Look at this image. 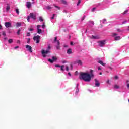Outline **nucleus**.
I'll return each mask as SVG.
<instances>
[{"instance_id": "f257e3e1", "label": "nucleus", "mask_w": 129, "mask_h": 129, "mask_svg": "<svg viewBox=\"0 0 129 129\" xmlns=\"http://www.w3.org/2000/svg\"><path fill=\"white\" fill-rule=\"evenodd\" d=\"M94 71L93 70H90V74L88 72L86 73H80L79 78L82 79L86 82H90L91 79L94 77V74H93Z\"/></svg>"}, {"instance_id": "f03ea898", "label": "nucleus", "mask_w": 129, "mask_h": 129, "mask_svg": "<svg viewBox=\"0 0 129 129\" xmlns=\"http://www.w3.org/2000/svg\"><path fill=\"white\" fill-rule=\"evenodd\" d=\"M50 49H51V47L50 46H48V48L46 50H45L44 49H42L41 51V54L44 58H46V57H47V55H48V54H50Z\"/></svg>"}, {"instance_id": "7ed1b4c3", "label": "nucleus", "mask_w": 129, "mask_h": 129, "mask_svg": "<svg viewBox=\"0 0 129 129\" xmlns=\"http://www.w3.org/2000/svg\"><path fill=\"white\" fill-rule=\"evenodd\" d=\"M112 37L114 38L115 41H119V40H120L121 38L119 36H117V34L115 33H113L112 34Z\"/></svg>"}, {"instance_id": "20e7f679", "label": "nucleus", "mask_w": 129, "mask_h": 129, "mask_svg": "<svg viewBox=\"0 0 129 129\" xmlns=\"http://www.w3.org/2000/svg\"><path fill=\"white\" fill-rule=\"evenodd\" d=\"M60 70L61 71H69V68L67 65L61 66Z\"/></svg>"}, {"instance_id": "39448f33", "label": "nucleus", "mask_w": 129, "mask_h": 129, "mask_svg": "<svg viewBox=\"0 0 129 129\" xmlns=\"http://www.w3.org/2000/svg\"><path fill=\"white\" fill-rule=\"evenodd\" d=\"M30 18H31L33 20H36V15L34 14V13H30V16L28 17V19H27L28 22H30Z\"/></svg>"}, {"instance_id": "423d86ee", "label": "nucleus", "mask_w": 129, "mask_h": 129, "mask_svg": "<svg viewBox=\"0 0 129 129\" xmlns=\"http://www.w3.org/2000/svg\"><path fill=\"white\" fill-rule=\"evenodd\" d=\"M54 42L56 43L57 45L56 46V48L57 49H60V41H59L58 40H57V37H55Z\"/></svg>"}, {"instance_id": "0eeeda50", "label": "nucleus", "mask_w": 129, "mask_h": 129, "mask_svg": "<svg viewBox=\"0 0 129 129\" xmlns=\"http://www.w3.org/2000/svg\"><path fill=\"white\" fill-rule=\"evenodd\" d=\"M33 40L34 41H36L37 44H39V43L40 42V36L37 35L34 36L33 38Z\"/></svg>"}, {"instance_id": "6e6552de", "label": "nucleus", "mask_w": 129, "mask_h": 129, "mask_svg": "<svg viewBox=\"0 0 129 129\" xmlns=\"http://www.w3.org/2000/svg\"><path fill=\"white\" fill-rule=\"evenodd\" d=\"M98 43L99 46H100V47H103V46H104L105 45V40L99 41Z\"/></svg>"}, {"instance_id": "1a4fd4ad", "label": "nucleus", "mask_w": 129, "mask_h": 129, "mask_svg": "<svg viewBox=\"0 0 129 129\" xmlns=\"http://www.w3.org/2000/svg\"><path fill=\"white\" fill-rule=\"evenodd\" d=\"M26 48L27 49V51L30 52V53H32L33 51L32 50V47L30 45H26Z\"/></svg>"}, {"instance_id": "9d476101", "label": "nucleus", "mask_w": 129, "mask_h": 129, "mask_svg": "<svg viewBox=\"0 0 129 129\" xmlns=\"http://www.w3.org/2000/svg\"><path fill=\"white\" fill-rule=\"evenodd\" d=\"M52 59H48L49 62H50V63H53L54 61H56L57 57L53 56Z\"/></svg>"}, {"instance_id": "9b49d317", "label": "nucleus", "mask_w": 129, "mask_h": 129, "mask_svg": "<svg viewBox=\"0 0 129 129\" xmlns=\"http://www.w3.org/2000/svg\"><path fill=\"white\" fill-rule=\"evenodd\" d=\"M26 7L28 8V9H31V7H32V3L31 2H26Z\"/></svg>"}, {"instance_id": "f8f14e48", "label": "nucleus", "mask_w": 129, "mask_h": 129, "mask_svg": "<svg viewBox=\"0 0 129 129\" xmlns=\"http://www.w3.org/2000/svg\"><path fill=\"white\" fill-rule=\"evenodd\" d=\"M41 28V25H37V33L38 34H41L42 33V30L40 29Z\"/></svg>"}, {"instance_id": "ddd939ff", "label": "nucleus", "mask_w": 129, "mask_h": 129, "mask_svg": "<svg viewBox=\"0 0 129 129\" xmlns=\"http://www.w3.org/2000/svg\"><path fill=\"white\" fill-rule=\"evenodd\" d=\"M5 26L7 28H11V26H12V24L10 22H6L5 23Z\"/></svg>"}, {"instance_id": "4468645a", "label": "nucleus", "mask_w": 129, "mask_h": 129, "mask_svg": "<svg viewBox=\"0 0 129 129\" xmlns=\"http://www.w3.org/2000/svg\"><path fill=\"white\" fill-rule=\"evenodd\" d=\"M95 85L97 87H99V86L100 85V84H99V83L98 82V80H96V79L95 80Z\"/></svg>"}, {"instance_id": "2eb2a0df", "label": "nucleus", "mask_w": 129, "mask_h": 129, "mask_svg": "<svg viewBox=\"0 0 129 129\" xmlns=\"http://www.w3.org/2000/svg\"><path fill=\"white\" fill-rule=\"evenodd\" d=\"M91 39H99V36L98 35H92L91 37Z\"/></svg>"}, {"instance_id": "dca6fc26", "label": "nucleus", "mask_w": 129, "mask_h": 129, "mask_svg": "<svg viewBox=\"0 0 129 129\" xmlns=\"http://www.w3.org/2000/svg\"><path fill=\"white\" fill-rule=\"evenodd\" d=\"M11 8V6L10 4H7V6L6 7V12H8L10 11V9Z\"/></svg>"}, {"instance_id": "f3484780", "label": "nucleus", "mask_w": 129, "mask_h": 129, "mask_svg": "<svg viewBox=\"0 0 129 129\" xmlns=\"http://www.w3.org/2000/svg\"><path fill=\"white\" fill-rule=\"evenodd\" d=\"M67 54H72V50L71 49H69L67 51Z\"/></svg>"}, {"instance_id": "a211bd4d", "label": "nucleus", "mask_w": 129, "mask_h": 129, "mask_svg": "<svg viewBox=\"0 0 129 129\" xmlns=\"http://www.w3.org/2000/svg\"><path fill=\"white\" fill-rule=\"evenodd\" d=\"M89 25H90V26H91V27H92V26L94 25V22H93V21H90L89 22Z\"/></svg>"}, {"instance_id": "6ab92c4d", "label": "nucleus", "mask_w": 129, "mask_h": 129, "mask_svg": "<svg viewBox=\"0 0 129 129\" xmlns=\"http://www.w3.org/2000/svg\"><path fill=\"white\" fill-rule=\"evenodd\" d=\"M98 62H99V63L101 65H102V66H104L105 65V63H103V62H102L101 60H99Z\"/></svg>"}, {"instance_id": "aec40b11", "label": "nucleus", "mask_w": 129, "mask_h": 129, "mask_svg": "<svg viewBox=\"0 0 129 129\" xmlns=\"http://www.w3.org/2000/svg\"><path fill=\"white\" fill-rule=\"evenodd\" d=\"M78 84H77V89L76 90V94H78V92H79V90L78 89Z\"/></svg>"}, {"instance_id": "412c9836", "label": "nucleus", "mask_w": 129, "mask_h": 129, "mask_svg": "<svg viewBox=\"0 0 129 129\" xmlns=\"http://www.w3.org/2000/svg\"><path fill=\"white\" fill-rule=\"evenodd\" d=\"M77 63L78 64V65H82V61L80 60H77Z\"/></svg>"}, {"instance_id": "4be33fe9", "label": "nucleus", "mask_w": 129, "mask_h": 129, "mask_svg": "<svg viewBox=\"0 0 129 129\" xmlns=\"http://www.w3.org/2000/svg\"><path fill=\"white\" fill-rule=\"evenodd\" d=\"M22 26V23L18 22L16 23V27H21Z\"/></svg>"}, {"instance_id": "5701e85b", "label": "nucleus", "mask_w": 129, "mask_h": 129, "mask_svg": "<svg viewBox=\"0 0 129 129\" xmlns=\"http://www.w3.org/2000/svg\"><path fill=\"white\" fill-rule=\"evenodd\" d=\"M114 88H115L116 89H118V88H119V86L117 85H114Z\"/></svg>"}, {"instance_id": "b1692460", "label": "nucleus", "mask_w": 129, "mask_h": 129, "mask_svg": "<svg viewBox=\"0 0 129 129\" xmlns=\"http://www.w3.org/2000/svg\"><path fill=\"white\" fill-rule=\"evenodd\" d=\"M61 3L62 4H64V5H67V2L65 0H62Z\"/></svg>"}, {"instance_id": "393cba45", "label": "nucleus", "mask_w": 129, "mask_h": 129, "mask_svg": "<svg viewBox=\"0 0 129 129\" xmlns=\"http://www.w3.org/2000/svg\"><path fill=\"white\" fill-rule=\"evenodd\" d=\"M8 43H9L10 44H12V43H13V39H9Z\"/></svg>"}, {"instance_id": "a878e982", "label": "nucleus", "mask_w": 129, "mask_h": 129, "mask_svg": "<svg viewBox=\"0 0 129 129\" xmlns=\"http://www.w3.org/2000/svg\"><path fill=\"white\" fill-rule=\"evenodd\" d=\"M102 23H103V24H105L106 23V19H104L102 21Z\"/></svg>"}, {"instance_id": "bb28decb", "label": "nucleus", "mask_w": 129, "mask_h": 129, "mask_svg": "<svg viewBox=\"0 0 129 129\" xmlns=\"http://www.w3.org/2000/svg\"><path fill=\"white\" fill-rule=\"evenodd\" d=\"M16 12L17 14H18V15H19V14H20V12L19 11V9H16Z\"/></svg>"}, {"instance_id": "cd10ccee", "label": "nucleus", "mask_w": 129, "mask_h": 129, "mask_svg": "<svg viewBox=\"0 0 129 129\" xmlns=\"http://www.w3.org/2000/svg\"><path fill=\"white\" fill-rule=\"evenodd\" d=\"M39 21H40V22H43V17H39Z\"/></svg>"}, {"instance_id": "c85d7f7f", "label": "nucleus", "mask_w": 129, "mask_h": 129, "mask_svg": "<svg viewBox=\"0 0 129 129\" xmlns=\"http://www.w3.org/2000/svg\"><path fill=\"white\" fill-rule=\"evenodd\" d=\"M80 3H81V0H78L77 6L80 5Z\"/></svg>"}, {"instance_id": "c756f323", "label": "nucleus", "mask_w": 129, "mask_h": 129, "mask_svg": "<svg viewBox=\"0 0 129 129\" xmlns=\"http://www.w3.org/2000/svg\"><path fill=\"white\" fill-rule=\"evenodd\" d=\"M128 10H126L122 14H123V15H125V14L128 13Z\"/></svg>"}, {"instance_id": "7c9ffc66", "label": "nucleus", "mask_w": 129, "mask_h": 129, "mask_svg": "<svg viewBox=\"0 0 129 129\" xmlns=\"http://www.w3.org/2000/svg\"><path fill=\"white\" fill-rule=\"evenodd\" d=\"M42 29H45L46 28V26L45 25V24H43L42 26Z\"/></svg>"}, {"instance_id": "2f4dec72", "label": "nucleus", "mask_w": 129, "mask_h": 129, "mask_svg": "<svg viewBox=\"0 0 129 129\" xmlns=\"http://www.w3.org/2000/svg\"><path fill=\"white\" fill-rule=\"evenodd\" d=\"M30 41H31V39L30 38L27 39V43H28V44H30Z\"/></svg>"}, {"instance_id": "473e14b6", "label": "nucleus", "mask_w": 129, "mask_h": 129, "mask_svg": "<svg viewBox=\"0 0 129 129\" xmlns=\"http://www.w3.org/2000/svg\"><path fill=\"white\" fill-rule=\"evenodd\" d=\"M20 33H21V30L19 29L18 32H17L18 35H20Z\"/></svg>"}, {"instance_id": "72a5a7b5", "label": "nucleus", "mask_w": 129, "mask_h": 129, "mask_svg": "<svg viewBox=\"0 0 129 129\" xmlns=\"http://www.w3.org/2000/svg\"><path fill=\"white\" fill-rule=\"evenodd\" d=\"M55 66V67H59V68H61V66L60 65L56 64Z\"/></svg>"}, {"instance_id": "f704fd0d", "label": "nucleus", "mask_w": 129, "mask_h": 129, "mask_svg": "<svg viewBox=\"0 0 129 129\" xmlns=\"http://www.w3.org/2000/svg\"><path fill=\"white\" fill-rule=\"evenodd\" d=\"M19 46H16L15 47H14L15 50H17V49H19Z\"/></svg>"}, {"instance_id": "c9c22d12", "label": "nucleus", "mask_w": 129, "mask_h": 129, "mask_svg": "<svg viewBox=\"0 0 129 129\" xmlns=\"http://www.w3.org/2000/svg\"><path fill=\"white\" fill-rule=\"evenodd\" d=\"M55 7L57 9V10H60V7H59V6H55Z\"/></svg>"}, {"instance_id": "e433bc0d", "label": "nucleus", "mask_w": 129, "mask_h": 129, "mask_svg": "<svg viewBox=\"0 0 129 129\" xmlns=\"http://www.w3.org/2000/svg\"><path fill=\"white\" fill-rule=\"evenodd\" d=\"M3 36H6V32H5V31H3Z\"/></svg>"}, {"instance_id": "4c0bfd02", "label": "nucleus", "mask_w": 129, "mask_h": 129, "mask_svg": "<svg viewBox=\"0 0 129 129\" xmlns=\"http://www.w3.org/2000/svg\"><path fill=\"white\" fill-rule=\"evenodd\" d=\"M95 8H93V9H92V12H94V11H95Z\"/></svg>"}, {"instance_id": "58836bf2", "label": "nucleus", "mask_w": 129, "mask_h": 129, "mask_svg": "<svg viewBox=\"0 0 129 129\" xmlns=\"http://www.w3.org/2000/svg\"><path fill=\"white\" fill-rule=\"evenodd\" d=\"M30 35H31V34L30 33H27V36H28V37L30 36Z\"/></svg>"}, {"instance_id": "ea45409f", "label": "nucleus", "mask_w": 129, "mask_h": 129, "mask_svg": "<svg viewBox=\"0 0 129 129\" xmlns=\"http://www.w3.org/2000/svg\"><path fill=\"white\" fill-rule=\"evenodd\" d=\"M47 9H48V10H50V9H51V7L47 6Z\"/></svg>"}, {"instance_id": "a19ab883", "label": "nucleus", "mask_w": 129, "mask_h": 129, "mask_svg": "<svg viewBox=\"0 0 129 129\" xmlns=\"http://www.w3.org/2000/svg\"><path fill=\"white\" fill-rule=\"evenodd\" d=\"M115 79H118V77L117 76H115Z\"/></svg>"}, {"instance_id": "79ce46f5", "label": "nucleus", "mask_w": 129, "mask_h": 129, "mask_svg": "<svg viewBox=\"0 0 129 129\" xmlns=\"http://www.w3.org/2000/svg\"><path fill=\"white\" fill-rule=\"evenodd\" d=\"M55 17V14H53V16L51 17V19L53 20Z\"/></svg>"}, {"instance_id": "37998d69", "label": "nucleus", "mask_w": 129, "mask_h": 129, "mask_svg": "<svg viewBox=\"0 0 129 129\" xmlns=\"http://www.w3.org/2000/svg\"><path fill=\"white\" fill-rule=\"evenodd\" d=\"M126 23V21H123L122 24L123 25V24H125Z\"/></svg>"}, {"instance_id": "c03bdc74", "label": "nucleus", "mask_w": 129, "mask_h": 129, "mask_svg": "<svg viewBox=\"0 0 129 129\" xmlns=\"http://www.w3.org/2000/svg\"><path fill=\"white\" fill-rule=\"evenodd\" d=\"M17 43L18 44H20V43H21V41H20V40H17Z\"/></svg>"}, {"instance_id": "a18cd8bd", "label": "nucleus", "mask_w": 129, "mask_h": 129, "mask_svg": "<svg viewBox=\"0 0 129 129\" xmlns=\"http://www.w3.org/2000/svg\"><path fill=\"white\" fill-rule=\"evenodd\" d=\"M117 32H121V30H120V29H118L117 30Z\"/></svg>"}, {"instance_id": "49530a36", "label": "nucleus", "mask_w": 129, "mask_h": 129, "mask_svg": "<svg viewBox=\"0 0 129 129\" xmlns=\"http://www.w3.org/2000/svg\"><path fill=\"white\" fill-rule=\"evenodd\" d=\"M3 29V27L2 25L0 24V30H2Z\"/></svg>"}, {"instance_id": "de8ad7c7", "label": "nucleus", "mask_w": 129, "mask_h": 129, "mask_svg": "<svg viewBox=\"0 0 129 129\" xmlns=\"http://www.w3.org/2000/svg\"><path fill=\"white\" fill-rule=\"evenodd\" d=\"M70 45H71V46H73V42H71Z\"/></svg>"}, {"instance_id": "09e8293b", "label": "nucleus", "mask_w": 129, "mask_h": 129, "mask_svg": "<svg viewBox=\"0 0 129 129\" xmlns=\"http://www.w3.org/2000/svg\"><path fill=\"white\" fill-rule=\"evenodd\" d=\"M68 74L69 76H71V74H70V73H68Z\"/></svg>"}, {"instance_id": "8fccbe9b", "label": "nucleus", "mask_w": 129, "mask_h": 129, "mask_svg": "<svg viewBox=\"0 0 129 129\" xmlns=\"http://www.w3.org/2000/svg\"><path fill=\"white\" fill-rule=\"evenodd\" d=\"M64 47L65 48H67V47H68V46H67V45H64Z\"/></svg>"}, {"instance_id": "3c124183", "label": "nucleus", "mask_w": 129, "mask_h": 129, "mask_svg": "<svg viewBox=\"0 0 129 129\" xmlns=\"http://www.w3.org/2000/svg\"><path fill=\"white\" fill-rule=\"evenodd\" d=\"M127 88H129V84H127Z\"/></svg>"}, {"instance_id": "603ef678", "label": "nucleus", "mask_w": 129, "mask_h": 129, "mask_svg": "<svg viewBox=\"0 0 129 129\" xmlns=\"http://www.w3.org/2000/svg\"><path fill=\"white\" fill-rule=\"evenodd\" d=\"M4 40H8V38L7 37L4 38Z\"/></svg>"}, {"instance_id": "864d4df0", "label": "nucleus", "mask_w": 129, "mask_h": 129, "mask_svg": "<svg viewBox=\"0 0 129 129\" xmlns=\"http://www.w3.org/2000/svg\"><path fill=\"white\" fill-rule=\"evenodd\" d=\"M100 69H101L100 68V67H98V70H100Z\"/></svg>"}, {"instance_id": "5fc2aeb1", "label": "nucleus", "mask_w": 129, "mask_h": 129, "mask_svg": "<svg viewBox=\"0 0 129 129\" xmlns=\"http://www.w3.org/2000/svg\"><path fill=\"white\" fill-rule=\"evenodd\" d=\"M30 31L31 32H32V31H33V29H30Z\"/></svg>"}, {"instance_id": "6e6d98bb", "label": "nucleus", "mask_w": 129, "mask_h": 129, "mask_svg": "<svg viewBox=\"0 0 129 129\" xmlns=\"http://www.w3.org/2000/svg\"><path fill=\"white\" fill-rule=\"evenodd\" d=\"M107 83H109V80H108L107 82Z\"/></svg>"}, {"instance_id": "4d7b16f0", "label": "nucleus", "mask_w": 129, "mask_h": 129, "mask_svg": "<svg viewBox=\"0 0 129 129\" xmlns=\"http://www.w3.org/2000/svg\"><path fill=\"white\" fill-rule=\"evenodd\" d=\"M101 74H102V73H99V75H101Z\"/></svg>"}, {"instance_id": "13d9d810", "label": "nucleus", "mask_w": 129, "mask_h": 129, "mask_svg": "<svg viewBox=\"0 0 129 129\" xmlns=\"http://www.w3.org/2000/svg\"><path fill=\"white\" fill-rule=\"evenodd\" d=\"M32 4H34V2H32Z\"/></svg>"}, {"instance_id": "bf43d9fd", "label": "nucleus", "mask_w": 129, "mask_h": 129, "mask_svg": "<svg viewBox=\"0 0 129 129\" xmlns=\"http://www.w3.org/2000/svg\"><path fill=\"white\" fill-rule=\"evenodd\" d=\"M76 73H77V72H76Z\"/></svg>"}, {"instance_id": "052dcab7", "label": "nucleus", "mask_w": 129, "mask_h": 129, "mask_svg": "<svg viewBox=\"0 0 129 129\" xmlns=\"http://www.w3.org/2000/svg\"><path fill=\"white\" fill-rule=\"evenodd\" d=\"M128 30H129V26H128Z\"/></svg>"}, {"instance_id": "680f3d73", "label": "nucleus", "mask_w": 129, "mask_h": 129, "mask_svg": "<svg viewBox=\"0 0 129 129\" xmlns=\"http://www.w3.org/2000/svg\"><path fill=\"white\" fill-rule=\"evenodd\" d=\"M32 1H35V0H32Z\"/></svg>"}]
</instances>
